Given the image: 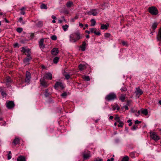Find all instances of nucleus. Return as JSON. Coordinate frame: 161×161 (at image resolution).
<instances>
[{
  "instance_id": "nucleus-41",
  "label": "nucleus",
  "mask_w": 161,
  "mask_h": 161,
  "mask_svg": "<svg viewBox=\"0 0 161 161\" xmlns=\"http://www.w3.org/2000/svg\"><path fill=\"white\" fill-rule=\"evenodd\" d=\"M119 125H118V127H122L123 126V123L122 121L119 122Z\"/></svg>"
},
{
  "instance_id": "nucleus-55",
  "label": "nucleus",
  "mask_w": 161,
  "mask_h": 161,
  "mask_svg": "<svg viewBox=\"0 0 161 161\" xmlns=\"http://www.w3.org/2000/svg\"><path fill=\"white\" fill-rule=\"evenodd\" d=\"M49 93L47 92V90L46 91V93L45 94V95L46 96H47L49 95Z\"/></svg>"
},
{
  "instance_id": "nucleus-50",
  "label": "nucleus",
  "mask_w": 161,
  "mask_h": 161,
  "mask_svg": "<svg viewBox=\"0 0 161 161\" xmlns=\"http://www.w3.org/2000/svg\"><path fill=\"white\" fill-rule=\"evenodd\" d=\"M2 96H3V97H6V94L4 92H2Z\"/></svg>"
},
{
  "instance_id": "nucleus-57",
  "label": "nucleus",
  "mask_w": 161,
  "mask_h": 161,
  "mask_svg": "<svg viewBox=\"0 0 161 161\" xmlns=\"http://www.w3.org/2000/svg\"><path fill=\"white\" fill-rule=\"evenodd\" d=\"M79 26L81 27H82L83 26V24L80 23H79Z\"/></svg>"
},
{
  "instance_id": "nucleus-36",
  "label": "nucleus",
  "mask_w": 161,
  "mask_h": 161,
  "mask_svg": "<svg viewBox=\"0 0 161 161\" xmlns=\"http://www.w3.org/2000/svg\"><path fill=\"white\" fill-rule=\"evenodd\" d=\"M113 110H114L116 109H117V110H119V108L118 107V105L116 106H114L113 107Z\"/></svg>"
},
{
  "instance_id": "nucleus-20",
  "label": "nucleus",
  "mask_w": 161,
  "mask_h": 161,
  "mask_svg": "<svg viewBox=\"0 0 161 161\" xmlns=\"http://www.w3.org/2000/svg\"><path fill=\"white\" fill-rule=\"evenodd\" d=\"M141 113L145 115H147L148 113L147 110V109H141Z\"/></svg>"
},
{
  "instance_id": "nucleus-53",
  "label": "nucleus",
  "mask_w": 161,
  "mask_h": 161,
  "mask_svg": "<svg viewBox=\"0 0 161 161\" xmlns=\"http://www.w3.org/2000/svg\"><path fill=\"white\" fill-rule=\"evenodd\" d=\"M86 45V42H83V44L82 45V46L83 47H85Z\"/></svg>"
},
{
  "instance_id": "nucleus-17",
  "label": "nucleus",
  "mask_w": 161,
  "mask_h": 161,
  "mask_svg": "<svg viewBox=\"0 0 161 161\" xmlns=\"http://www.w3.org/2000/svg\"><path fill=\"white\" fill-rule=\"evenodd\" d=\"M89 29L91 33H94L97 35H99L100 34V33L99 31L96 32V29L95 28H90Z\"/></svg>"
},
{
  "instance_id": "nucleus-11",
  "label": "nucleus",
  "mask_w": 161,
  "mask_h": 161,
  "mask_svg": "<svg viewBox=\"0 0 161 161\" xmlns=\"http://www.w3.org/2000/svg\"><path fill=\"white\" fill-rule=\"evenodd\" d=\"M31 78L30 73L28 71H26V72L25 81L29 82L30 81Z\"/></svg>"
},
{
  "instance_id": "nucleus-2",
  "label": "nucleus",
  "mask_w": 161,
  "mask_h": 161,
  "mask_svg": "<svg viewBox=\"0 0 161 161\" xmlns=\"http://www.w3.org/2000/svg\"><path fill=\"white\" fill-rule=\"evenodd\" d=\"M116 98V95L114 93H110L105 97V99L108 101L113 100Z\"/></svg>"
},
{
  "instance_id": "nucleus-12",
  "label": "nucleus",
  "mask_w": 161,
  "mask_h": 161,
  "mask_svg": "<svg viewBox=\"0 0 161 161\" xmlns=\"http://www.w3.org/2000/svg\"><path fill=\"white\" fill-rule=\"evenodd\" d=\"M44 42V39H41L39 41V47L43 49L45 47V45L43 44Z\"/></svg>"
},
{
  "instance_id": "nucleus-45",
  "label": "nucleus",
  "mask_w": 161,
  "mask_h": 161,
  "mask_svg": "<svg viewBox=\"0 0 161 161\" xmlns=\"http://www.w3.org/2000/svg\"><path fill=\"white\" fill-rule=\"evenodd\" d=\"M127 122L128 123H129V125L130 126L132 124V123L131 122V119H129V120H128Z\"/></svg>"
},
{
  "instance_id": "nucleus-8",
  "label": "nucleus",
  "mask_w": 161,
  "mask_h": 161,
  "mask_svg": "<svg viewBox=\"0 0 161 161\" xmlns=\"http://www.w3.org/2000/svg\"><path fill=\"white\" fill-rule=\"evenodd\" d=\"M14 106V103L12 101H10L6 102V106L9 109L13 108Z\"/></svg>"
},
{
  "instance_id": "nucleus-62",
  "label": "nucleus",
  "mask_w": 161,
  "mask_h": 161,
  "mask_svg": "<svg viewBox=\"0 0 161 161\" xmlns=\"http://www.w3.org/2000/svg\"><path fill=\"white\" fill-rule=\"evenodd\" d=\"M114 117L112 116H110L109 117V119H112Z\"/></svg>"
},
{
  "instance_id": "nucleus-24",
  "label": "nucleus",
  "mask_w": 161,
  "mask_h": 161,
  "mask_svg": "<svg viewBox=\"0 0 161 161\" xmlns=\"http://www.w3.org/2000/svg\"><path fill=\"white\" fill-rule=\"evenodd\" d=\"M83 79L85 80L88 81L90 80L89 77L88 75H83L82 76Z\"/></svg>"
},
{
  "instance_id": "nucleus-44",
  "label": "nucleus",
  "mask_w": 161,
  "mask_h": 161,
  "mask_svg": "<svg viewBox=\"0 0 161 161\" xmlns=\"http://www.w3.org/2000/svg\"><path fill=\"white\" fill-rule=\"evenodd\" d=\"M137 125H134L132 128V130H136L137 128Z\"/></svg>"
},
{
  "instance_id": "nucleus-25",
  "label": "nucleus",
  "mask_w": 161,
  "mask_h": 161,
  "mask_svg": "<svg viewBox=\"0 0 161 161\" xmlns=\"http://www.w3.org/2000/svg\"><path fill=\"white\" fill-rule=\"evenodd\" d=\"M126 95H121L119 97L120 100L122 102L125 101Z\"/></svg>"
},
{
  "instance_id": "nucleus-56",
  "label": "nucleus",
  "mask_w": 161,
  "mask_h": 161,
  "mask_svg": "<svg viewBox=\"0 0 161 161\" xmlns=\"http://www.w3.org/2000/svg\"><path fill=\"white\" fill-rule=\"evenodd\" d=\"M114 159L113 158H111L110 159H108L107 161H113Z\"/></svg>"
},
{
  "instance_id": "nucleus-13",
  "label": "nucleus",
  "mask_w": 161,
  "mask_h": 161,
  "mask_svg": "<svg viewBox=\"0 0 161 161\" xmlns=\"http://www.w3.org/2000/svg\"><path fill=\"white\" fill-rule=\"evenodd\" d=\"M31 59V58L30 56H27V58H25L24 60V62L26 64H29V61Z\"/></svg>"
},
{
  "instance_id": "nucleus-54",
  "label": "nucleus",
  "mask_w": 161,
  "mask_h": 161,
  "mask_svg": "<svg viewBox=\"0 0 161 161\" xmlns=\"http://www.w3.org/2000/svg\"><path fill=\"white\" fill-rule=\"evenodd\" d=\"M123 108H125V110H128V107L127 106H123Z\"/></svg>"
},
{
  "instance_id": "nucleus-42",
  "label": "nucleus",
  "mask_w": 161,
  "mask_h": 161,
  "mask_svg": "<svg viewBox=\"0 0 161 161\" xmlns=\"http://www.w3.org/2000/svg\"><path fill=\"white\" fill-rule=\"evenodd\" d=\"M67 94L66 92H64V93L61 94V96L63 97H65L66 96H67Z\"/></svg>"
},
{
  "instance_id": "nucleus-38",
  "label": "nucleus",
  "mask_w": 161,
  "mask_h": 161,
  "mask_svg": "<svg viewBox=\"0 0 161 161\" xmlns=\"http://www.w3.org/2000/svg\"><path fill=\"white\" fill-rule=\"evenodd\" d=\"M128 156H125L123 158L122 161H128Z\"/></svg>"
},
{
  "instance_id": "nucleus-39",
  "label": "nucleus",
  "mask_w": 161,
  "mask_h": 161,
  "mask_svg": "<svg viewBox=\"0 0 161 161\" xmlns=\"http://www.w3.org/2000/svg\"><path fill=\"white\" fill-rule=\"evenodd\" d=\"M23 30L22 28H18L17 29V31L19 33H21Z\"/></svg>"
},
{
  "instance_id": "nucleus-15",
  "label": "nucleus",
  "mask_w": 161,
  "mask_h": 161,
  "mask_svg": "<svg viewBox=\"0 0 161 161\" xmlns=\"http://www.w3.org/2000/svg\"><path fill=\"white\" fill-rule=\"evenodd\" d=\"M58 53V49L56 48H53L51 51V53L53 55H56Z\"/></svg>"
},
{
  "instance_id": "nucleus-18",
  "label": "nucleus",
  "mask_w": 161,
  "mask_h": 161,
  "mask_svg": "<svg viewBox=\"0 0 161 161\" xmlns=\"http://www.w3.org/2000/svg\"><path fill=\"white\" fill-rule=\"evenodd\" d=\"M44 78L46 79L51 80L52 79V75L50 73H46Z\"/></svg>"
},
{
  "instance_id": "nucleus-5",
  "label": "nucleus",
  "mask_w": 161,
  "mask_h": 161,
  "mask_svg": "<svg viewBox=\"0 0 161 161\" xmlns=\"http://www.w3.org/2000/svg\"><path fill=\"white\" fill-rule=\"evenodd\" d=\"M22 52L25 53V55L27 56H31V53L30 50L27 48H26L25 47H22Z\"/></svg>"
},
{
  "instance_id": "nucleus-35",
  "label": "nucleus",
  "mask_w": 161,
  "mask_h": 161,
  "mask_svg": "<svg viewBox=\"0 0 161 161\" xmlns=\"http://www.w3.org/2000/svg\"><path fill=\"white\" fill-rule=\"evenodd\" d=\"M122 92H125L127 91V89L125 87H122L120 89Z\"/></svg>"
},
{
  "instance_id": "nucleus-52",
  "label": "nucleus",
  "mask_w": 161,
  "mask_h": 161,
  "mask_svg": "<svg viewBox=\"0 0 161 161\" xmlns=\"http://www.w3.org/2000/svg\"><path fill=\"white\" fill-rule=\"evenodd\" d=\"M107 4L106 3H104L103 4H102L101 5V6L103 7V6H106V7H108V6L107 5Z\"/></svg>"
},
{
  "instance_id": "nucleus-22",
  "label": "nucleus",
  "mask_w": 161,
  "mask_h": 161,
  "mask_svg": "<svg viewBox=\"0 0 161 161\" xmlns=\"http://www.w3.org/2000/svg\"><path fill=\"white\" fill-rule=\"evenodd\" d=\"M73 5V3L70 1H69L66 4V6L68 8H70Z\"/></svg>"
},
{
  "instance_id": "nucleus-47",
  "label": "nucleus",
  "mask_w": 161,
  "mask_h": 161,
  "mask_svg": "<svg viewBox=\"0 0 161 161\" xmlns=\"http://www.w3.org/2000/svg\"><path fill=\"white\" fill-rule=\"evenodd\" d=\"M80 48L82 51H84L85 50L86 48L85 47H83L81 46L80 47Z\"/></svg>"
},
{
  "instance_id": "nucleus-21",
  "label": "nucleus",
  "mask_w": 161,
  "mask_h": 161,
  "mask_svg": "<svg viewBox=\"0 0 161 161\" xmlns=\"http://www.w3.org/2000/svg\"><path fill=\"white\" fill-rule=\"evenodd\" d=\"M5 82L7 85H9L11 82V80L10 77H7L5 80Z\"/></svg>"
},
{
  "instance_id": "nucleus-43",
  "label": "nucleus",
  "mask_w": 161,
  "mask_h": 161,
  "mask_svg": "<svg viewBox=\"0 0 161 161\" xmlns=\"http://www.w3.org/2000/svg\"><path fill=\"white\" fill-rule=\"evenodd\" d=\"M110 34L108 33H105L104 34V36L105 37H107V38L109 37H110Z\"/></svg>"
},
{
  "instance_id": "nucleus-48",
  "label": "nucleus",
  "mask_w": 161,
  "mask_h": 161,
  "mask_svg": "<svg viewBox=\"0 0 161 161\" xmlns=\"http://www.w3.org/2000/svg\"><path fill=\"white\" fill-rule=\"evenodd\" d=\"M141 123V121H139L138 120H137L135 121V124H139Z\"/></svg>"
},
{
  "instance_id": "nucleus-14",
  "label": "nucleus",
  "mask_w": 161,
  "mask_h": 161,
  "mask_svg": "<svg viewBox=\"0 0 161 161\" xmlns=\"http://www.w3.org/2000/svg\"><path fill=\"white\" fill-rule=\"evenodd\" d=\"M41 84L44 86L46 87L48 86V84L47 83L44 79H41L40 80Z\"/></svg>"
},
{
  "instance_id": "nucleus-61",
  "label": "nucleus",
  "mask_w": 161,
  "mask_h": 161,
  "mask_svg": "<svg viewBox=\"0 0 161 161\" xmlns=\"http://www.w3.org/2000/svg\"><path fill=\"white\" fill-rule=\"evenodd\" d=\"M22 20V18L21 17H20L19 19V21L20 22H21Z\"/></svg>"
},
{
  "instance_id": "nucleus-60",
  "label": "nucleus",
  "mask_w": 161,
  "mask_h": 161,
  "mask_svg": "<svg viewBox=\"0 0 161 161\" xmlns=\"http://www.w3.org/2000/svg\"><path fill=\"white\" fill-rule=\"evenodd\" d=\"M52 18L53 19H56V17L55 16H54L53 15L52 16Z\"/></svg>"
},
{
  "instance_id": "nucleus-28",
  "label": "nucleus",
  "mask_w": 161,
  "mask_h": 161,
  "mask_svg": "<svg viewBox=\"0 0 161 161\" xmlns=\"http://www.w3.org/2000/svg\"><path fill=\"white\" fill-rule=\"evenodd\" d=\"M108 28V26L106 25H102L101 29H107Z\"/></svg>"
},
{
  "instance_id": "nucleus-6",
  "label": "nucleus",
  "mask_w": 161,
  "mask_h": 161,
  "mask_svg": "<svg viewBox=\"0 0 161 161\" xmlns=\"http://www.w3.org/2000/svg\"><path fill=\"white\" fill-rule=\"evenodd\" d=\"M87 14L89 15H93L96 16L97 14V11L96 9H92L90 10V11L87 12Z\"/></svg>"
},
{
  "instance_id": "nucleus-32",
  "label": "nucleus",
  "mask_w": 161,
  "mask_h": 161,
  "mask_svg": "<svg viewBox=\"0 0 161 161\" xmlns=\"http://www.w3.org/2000/svg\"><path fill=\"white\" fill-rule=\"evenodd\" d=\"M59 58L58 57H56L53 59V62L54 63L56 64L58 61Z\"/></svg>"
},
{
  "instance_id": "nucleus-29",
  "label": "nucleus",
  "mask_w": 161,
  "mask_h": 161,
  "mask_svg": "<svg viewBox=\"0 0 161 161\" xmlns=\"http://www.w3.org/2000/svg\"><path fill=\"white\" fill-rule=\"evenodd\" d=\"M69 27V25H63L62 26V28L64 31H66L68 29V28Z\"/></svg>"
},
{
  "instance_id": "nucleus-51",
  "label": "nucleus",
  "mask_w": 161,
  "mask_h": 161,
  "mask_svg": "<svg viewBox=\"0 0 161 161\" xmlns=\"http://www.w3.org/2000/svg\"><path fill=\"white\" fill-rule=\"evenodd\" d=\"M11 157H12L10 154H8V160L10 159Z\"/></svg>"
},
{
  "instance_id": "nucleus-34",
  "label": "nucleus",
  "mask_w": 161,
  "mask_h": 161,
  "mask_svg": "<svg viewBox=\"0 0 161 161\" xmlns=\"http://www.w3.org/2000/svg\"><path fill=\"white\" fill-rule=\"evenodd\" d=\"M64 75L66 79L68 80L70 78V76L69 75L67 74H64Z\"/></svg>"
},
{
  "instance_id": "nucleus-49",
  "label": "nucleus",
  "mask_w": 161,
  "mask_h": 161,
  "mask_svg": "<svg viewBox=\"0 0 161 161\" xmlns=\"http://www.w3.org/2000/svg\"><path fill=\"white\" fill-rule=\"evenodd\" d=\"M14 47H19V44L18 43H15L14 44Z\"/></svg>"
},
{
  "instance_id": "nucleus-40",
  "label": "nucleus",
  "mask_w": 161,
  "mask_h": 161,
  "mask_svg": "<svg viewBox=\"0 0 161 161\" xmlns=\"http://www.w3.org/2000/svg\"><path fill=\"white\" fill-rule=\"evenodd\" d=\"M78 18V16L77 15H76L74 18H72L71 20V21L74 22L75 20L77 19Z\"/></svg>"
},
{
  "instance_id": "nucleus-59",
  "label": "nucleus",
  "mask_w": 161,
  "mask_h": 161,
  "mask_svg": "<svg viewBox=\"0 0 161 161\" xmlns=\"http://www.w3.org/2000/svg\"><path fill=\"white\" fill-rule=\"evenodd\" d=\"M86 32V33H87L88 34H89L91 33L90 31L89 30V31H85Z\"/></svg>"
},
{
  "instance_id": "nucleus-7",
  "label": "nucleus",
  "mask_w": 161,
  "mask_h": 161,
  "mask_svg": "<svg viewBox=\"0 0 161 161\" xmlns=\"http://www.w3.org/2000/svg\"><path fill=\"white\" fill-rule=\"evenodd\" d=\"M58 87H60L62 89L64 88V86L63 83L57 82L55 84L54 87L55 89H58Z\"/></svg>"
},
{
  "instance_id": "nucleus-46",
  "label": "nucleus",
  "mask_w": 161,
  "mask_h": 161,
  "mask_svg": "<svg viewBox=\"0 0 161 161\" xmlns=\"http://www.w3.org/2000/svg\"><path fill=\"white\" fill-rule=\"evenodd\" d=\"M141 113V110L138 111L137 113L136 114V115L137 116H139L140 113Z\"/></svg>"
},
{
  "instance_id": "nucleus-31",
  "label": "nucleus",
  "mask_w": 161,
  "mask_h": 161,
  "mask_svg": "<svg viewBox=\"0 0 161 161\" xmlns=\"http://www.w3.org/2000/svg\"><path fill=\"white\" fill-rule=\"evenodd\" d=\"M25 9V8L24 7H22L20 9L21 12L20 13L21 14L24 15L25 14V12L23 10L24 9Z\"/></svg>"
},
{
  "instance_id": "nucleus-9",
  "label": "nucleus",
  "mask_w": 161,
  "mask_h": 161,
  "mask_svg": "<svg viewBox=\"0 0 161 161\" xmlns=\"http://www.w3.org/2000/svg\"><path fill=\"white\" fill-rule=\"evenodd\" d=\"M84 158L85 159H87L90 157V152L85 151L83 154Z\"/></svg>"
},
{
  "instance_id": "nucleus-10",
  "label": "nucleus",
  "mask_w": 161,
  "mask_h": 161,
  "mask_svg": "<svg viewBox=\"0 0 161 161\" xmlns=\"http://www.w3.org/2000/svg\"><path fill=\"white\" fill-rule=\"evenodd\" d=\"M136 90L135 93L136 96L139 97L142 94V91L139 88H136Z\"/></svg>"
},
{
  "instance_id": "nucleus-58",
  "label": "nucleus",
  "mask_w": 161,
  "mask_h": 161,
  "mask_svg": "<svg viewBox=\"0 0 161 161\" xmlns=\"http://www.w3.org/2000/svg\"><path fill=\"white\" fill-rule=\"evenodd\" d=\"M122 44L124 45H125L126 44V43L125 42L123 41V42H122Z\"/></svg>"
},
{
  "instance_id": "nucleus-19",
  "label": "nucleus",
  "mask_w": 161,
  "mask_h": 161,
  "mask_svg": "<svg viewBox=\"0 0 161 161\" xmlns=\"http://www.w3.org/2000/svg\"><path fill=\"white\" fill-rule=\"evenodd\" d=\"M78 67L80 71H82L83 70L86 68L87 67L84 64H80L79 65Z\"/></svg>"
},
{
  "instance_id": "nucleus-23",
  "label": "nucleus",
  "mask_w": 161,
  "mask_h": 161,
  "mask_svg": "<svg viewBox=\"0 0 161 161\" xmlns=\"http://www.w3.org/2000/svg\"><path fill=\"white\" fill-rule=\"evenodd\" d=\"M25 158L22 156H20L17 158V161H25Z\"/></svg>"
},
{
  "instance_id": "nucleus-4",
  "label": "nucleus",
  "mask_w": 161,
  "mask_h": 161,
  "mask_svg": "<svg viewBox=\"0 0 161 161\" xmlns=\"http://www.w3.org/2000/svg\"><path fill=\"white\" fill-rule=\"evenodd\" d=\"M150 136L151 138L156 141L159 139V137L157 135V133L154 132H151L150 133Z\"/></svg>"
},
{
  "instance_id": "nucleus-3",
  "label": "nucleus",
  "mask_w": 161,
  "mask_h": 161,
  "mask_svg": "<svg viewBox=\"0 0 161 161\" xmlns=\"http://www.w3.org/2000/svg\"><path fill=\"white\" fill-rule=\"evenodd\" d=\"M149 12L153 15H156L158 13L157 9L154 7H149L148 9Z\"/></svg>"
},
{
  "instance_id": "nucleus-27",
  "label": "nucleus",
  "mask_w": 161,
  "mask_h": 161,
  "mask_svg": "<svg viewBox=\"0 0 161 161\" xmlns=\"http://www.w3.org/2000/svg\"><path fill=\"white\" fill-rule=\"evenodd\" d=\"M158 24L156 22L154 23L152 26V28L153 29H155L157 27Z\"/></svg>"
},
{
  "instance_id": "nucleus-33",
  "label": "nucleus",
  "mask_w": 161,
  "mask_h": 161,
  "mask_svg": "<svg viewBox=\"0 0 161 161\" xmlns=\"http://www.w3.org/2000/svg\"><path fill=\"white\" fill-rule=\"evenodd\" d=\"M115 119L116 120V121L117 122H121L118 116L117 115H116L115 116Z\"/></svg>"
},
{
  "instance_id": "nucleus-26",
  "label": "nucleus",
  "mask_w": 161,
  "mask_h": 161,
  "mask_svg": "<svg viewBox=\"0 0 161 161\" xmlns=\"http://www.w3.org/2000/svg\"><path fill=\"white\" fill-rule=\"evenodd\" d=\"M91 26H94L96 23V21L94 19H92L91 20Z\"/></svg>"
},
{
  "instance_id": "nucleus-63",
  "label": "nucleus",
  "mask_w": 161,
  "mask_h": 161,
  "mask_svg": "<svg viewBox=\"0 0 161 161\" xmlns=\"http://www.w3.org/2000/svg\"><path fill=\"white\" fill-rule=\"evenodd\" d=\"M4 19H5V22L6 23H8V22H9L7 20V19L6 18H5Z\"/></svg>"
},
{
  "instance_id": "nucleus-37",
  "label": "nucleus",
  "mask_w": 161,
  "mask_h": 161,
  "mask_svg": "<svg viewBox=\"0 0 161 161\" xmlns=\"http://www.w3.org/2000/svg\"><path fill=\"white\" fill-rule=\"evenodd\" d=\"M51 38L53 40H55L57 39V37L56 35H53L51 36Z\"/></svg>"
},
{
  "instance_id": "nucleus-16",
  "label": "nucleus",
  "mask_w": 161,
  "mask_h": 161,
  "mask_svg": "<svg viewBox=\"0 0 161 161\" xmlns=\"http://www.w3.org/2000/svg\"><path fill=\"white\" fill-rule=\"evenodd\" d=\"M20 142V139L19 138L16 137L14 139L13 142V144L14 145L16 146L17 144H19Z\"/></svg>"
},
{
  "instance_id": "nucleus-30",
  "label": "nucleus",
  "mask_w": 161,
  "mask_h": 161,
  "mask_svg": "<svg viewBox=\"0 0 161 161\" xmlns=\"http://www.w3.org/2000/svg\"><path fill=\"white\" fill-rule=\"evenodd\" d=\"M41 8L42 9H47V6L46 5L42 4L41 6Z\"/></svg>"
},
{
  "instance_id": "nucleus-1",
  "label": "nucleus",
  "mask_w": 161,
  "mask_h": 161,
  "mask_svg": "<svg viewBox=\"0 0 161 161\" xmlns=\"http://www.w3.org/2000/svg\"><path fill=\"white\" fill-rule=\"evenodd\" d=\"M82 36L79 31H77L70 36V40L75 42L82 38Z\"/></svg>"
},
{
  "instance_id": "nucleus-64",
  "label": "nucleus",
  "mask_w": 161,
  "mask_h": 161,
  "mask_svg": "<svg viewBox=\"0 0 161 161\" xmlns=\"http://www.w3.org/2000/svg\"><path fill=\"white\" fill-rule=\"evenodd\" d=\"M159 32H160V36L161 37V29L159 30Z\"/></svg>"
}]
</instances>
